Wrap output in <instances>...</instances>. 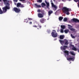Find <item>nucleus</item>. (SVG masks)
I'll list each match as a JSON object with an SVG mask.
<instances>
[{"mask_svg": "<svg viewBox=\"0 0 79 79\" xmlns=\"http://www.w3.org/2000/svg\"><path fill=\"white\" fill-rule=\"evenodd\" d=\"M6 6L2 8V10H3V13H6L7 11V10H9L10 9V3H7V4H5Z\"/></svg>", "mask_w": 79, "mask_h": 79, "instance_id": "obj_1", "label": "nucleus"}, {"mask_svg": "<svg viewBox=\"0 0 79 79\" xmlns=\"http://www.w3.org/2000/svg\"><path fill=\"white\" fill-rule=\"evenodd\" d=\"M62 10L63 11L64 13L66 14L67 15H69L70 14V13L69 12V8H67L66 7H63L62 9Z\"/></svg>", "mask_w": 79, "mask_h": 79, "instance_id": "obj_2", "label": "nucleus"}, {"mask_svg": "<svg viewBox=\"0 0 79 79\" xmlns=\"http://www.w3.org/2000/svg\"><path fill=\"white\" fill-rule=\"evenodd\" d=\"M53 31L52 32L51 34L52 35V37L55 38L57 37V35H58V34L57 33H56V31L55 30H53Z\"/></svg>", "mask_w": 79, "mask_h": 79, "instance_id": "obj_3", "label": "nucleus"}, {"mask_svg": "<svg viewBox=\"0 0 79 79\" xmlns=\"http://www.w3.org/2000/svg\"><path fill=\"white\" fill-rule=\"evenodd\" d=\"M13 10L15 13H19L20 11V9L19 8H17V7H14Z\"/></svg>", "mask_w": 79, "mask_h": 79, "instance_id": "obj_4", "label": "nucleus"}, {"mask_svg": "<svg viewBox=\"0 0 79 79\" xmlns=\"http://www.w3.org/2000/svg\"><path fill=\"white\" fill-rule=\"evenodd\" d=\"M38 16L40 18H44V15L40 13H39L38 14Z\"/></svg>", "mask_w": 79, "mask_h": 79, "instance_id": "obj_5", "label": "nucleus"}, {"mask_svg": "<svg viewBox=\"0 0 79 79\" xmlns=\"http://www.w3.org/2000/svg\"><path fill=\"white\" fill-rule=\"evenodd\" d=\"M52 7H53L54 8L53 10H54V11L56 10V9L58 8V7H57V6H56L54 4H53V3H52Z\"/></svg>", "mask_w": 79, "mask_h": 79, "instance_id": "obj_6", "label": "nucleus"}, {"mask_svg": "<svg viewBox=\"0 0 79 79\" xmlns=\"http://www.w3.org/2000/svg\"><path fill=\"white\" fill-rule=\"evenodd\" d=\"M45 2L46 4V7L47 8H48V9L49 10V9H50V8L49 7L50 6V4H49V2H47L46 0L45 1Z\"/></svg>", "mask_w": 79, "mask_h": 79, "instance_id": "obj_7", "label": "nucleus"}, {"mask_svg": "<svg viewBox=\"0 0 79 79\" xmlns=\"http://www.w3.org/2000/svg\"><path fill=\"white\" fill-rule=\"evenodd\" d=\"M46 20L44 18H42L40 19V22L41 23H44L45 22Z\"/></svg>", "mask_w": 79, "mask_h": 79, "instance_id": "obj_8", "label": "nucleus"}, {"mask_svg": "<svg viewBox=\"0 0 79 79\" xmlns=\"http://www.w3.org/2000/svg\"><path fill=\"white\" fill-rule=\"evenodd\" d=\"M66 48H68V46H61V47L60 49L62 50H65Z\"/></svg>", "mask_w": 79, "mask_h": 79, "instance_id": "obj_9", "label": "nucleus"}, {"mask_svg": "<svg viewBox=\"0 0 79 79\" xmlns=\"http://www.w3.org/2000/svg\"><path fill=\"white\" fill-rule=\"evenodd\" d=\"M73 21L75 23H79V20L77 19L73 18Z\"/></svg>", "mask_w": 79, "mask_h": 79, "instance_id": "obj_10", "label": "nucleus"}, {"mask_svg": "<svg viewBox=\"0 0 79 79\" xmlns=\"http://www.w3.org/2000/svg\"><path fill=\"white\" fill-rule=\"evenodd\" d=\"M35 8H41V6L37 5V4L35 3L34 4Z\"/></svg>", "mask_w": 79, "mask_h": 79, "instance_id": "obj_11", "label": "nucleus"}, {"mask_svg": "<svg viewBox=\"0 0 79 79\" xmlns=\"http://www.w3.org/2000/svg\"><path fill=\"white\" fill-rule=\"evenodd\" d=\"M3 1L4 2L5 5L7 4V3H10L9 2L10 1H7V0H3Z\"/></svg>", "mask_w": 79, "mask_h": 79, "instance_id": "obj_12", "label": "nucleus"}, {"mask_svg": "<svg viewBox=\"0 0 79 79\" xmlns=\"http://www.w3.org/2000/svg\"><path fill=\"white\" fill-rule=\"evenodd\" d=\"M70 46L73 47L72 48V50H74L75 51H76V50H77V49L75 48V47H74L73 45L71 44L70 45Z\"/></svg>", "mask_w": 79, "mask_h": 79, "instance_id": "obj_13", "label": "nucleus"}, {"mask_svg": "<svg viewBox=\"0 0 79 79\" xmlns=\"http://www.w3.org/2000/svg\"><path fill=\"white\" fill-rule=\"evenodd\" d=\"M67 60L69 61V60H72V61H73L74 60V58L70 57L69 58H67Z\"/></svg>", "mask_w": 79, "mask_h": 79, "instance_id": "obj_14", "label": "nucleus"}, {"mask_svg": "<svg viewBox=\"0 0 79 79\" xmlns=\"http://www.w3.org/2000/svg\"><path fill=\"white\" fill-rule=\"evenodd\" d=\"M53 13V11L52 10H49L48 11V14L49 16H50L51 14Z\"/></svg>", "mask_w": 79, "mask_h": 79, "instance_id": "obj_15", "label": "nucleus"}, {"mask_svg": "<svg viewBox=\"0 0 79 79\" xmlns=\"http://www.w3.org/2000/svg\"><path fill=\"white\" fill-rule=\"evenodd\" d=\"M41 5L42 8H44V6H46V4L44 2H43L41 4Z\"/></svg>", "mask_w": 79, "mask_h": 79, "instance_id": "obj_16", "label": "nucleus"}, {"mask_svg": "<svg viewBox=\"0 0 79 79\" xmlns=\"http://www.w3.org/2000/svg\"><path fill=\"white\" fill-rule=\"evenodd\" d=\"M64 38V35H60V39L63 40Z\"/></svg>", "mask_w": 79, "mask_h": 79, "instance_id": "obj_17", "label": "nucleus"}, {"mask_svg": "<svg viewBox=\"0 0 79 79\" xmlns=\"http://www.w3.org/2000/svg\"><path fill=\"white\" fill-rule=\"evenodd\" d=\"M64 53H65L67 55H69V51L65 50L64 52Z\"/></svg>", "mask_w": 79, "mask_h": 79, "instance_id": "obj_18", "label": "nucleus"}, {"mask_svg": "<svg viewBox=\"0 0 79 79\" xmlns=\"http://www.w3.org/2000/svg\"><path fill=\"white\" fill-rule=\"evenodd\" d=\"M70 53L71 54V55H73V56H75V54L74 53V52H71L70 51Z\"/></svg>", "mask_w": 79, "mask_h": 79, "instance_id": "obj_19", "label": "nucleus"}, {"mask_svg": "<svg viewBox=\"0 0 79 79\" xmlns=\"http://www.w3.org/2000/svg\"><path fill=\"white\" fill-rule=\"evenodd\" d=\"M60 27L62 29H65V26L64 25H61Z\"/></svg>", "mask_w": 79, "mask_h": 79, "instance_id": "obj_20", "label": "nucleus"}, {"mask_svg": "<svg viewBox=\"0 0 79 79\" xmlns=\"http://www.w3.org/2000/svg\"><path fill=\"white\" fill-rule=\"evenodd\" d=\"M28 21H29V20H28V19H27V18L24 20V22L25 23V22H26V23H29Z\"/></svg>", "mask_w": 79, "mask_h": 79, "instance_id": "obj_21", "label": "nucleus"}, {"mask_svg": "<svg viewBox=\"0 0 79 79\" xmlns=\"http://www.w3.org/2000/svg\"><path fill=\"white\" fill-rule=\"evenodd\" d=\"M63 19V17L61 16L59 18V21H62Z\"/></svg>", "mask_w": 79, "mask_h": 79, "instance_id": "obj_22", "label": "nucleus"}, {"mask_svg": "<svg viewBox=\"0 0 79 79\" xmlns=\"http://www.w3.org/2000/svg\"><path fill=\"white\" fill-rule=\"evenodd\" d=\"M59 42H60V43L62 45H63V43H64V40H59Z\"/></svg>", "mask_w": 79, "mask_h": 79, "instance_id": "obj_23", "label": "nucleus"}, {"mask_svg": "<svg viewBox=\"0 0 79 79\" xmlns=\"http://www.w3.org/2000/svg\"><path fill=\"white\" fill-rule=\"evenodd\" d=\"M63 21L64 22H66V21H68V18H64V19Z\"/></svg>", "mask_w": 79, "mask_h": 79, "instance_id": "obj_24", "label": "nucleus"}, {"mask_svg": "<svg viewBox=\"0 0 79 79\" xmlns=\"http://www.w3.org/2000/svg\"><path fill=\"white\" fill-rule=\"evenodd\" d=\"M64 32L65 33H66V34H67L69 32V30H65L64 31Z\"/></svg>", "mask_w": 79, "mask_h": 79, "instance_id": "obj_25", "label": "nucleus"}, {"mask_svg": "<svg viewBox=\"0 0 79 79\" xmlns=\"http://www.w3.org/2000/svg\"><path fill=\"white\" fill-rule=\"evenodd\" d=\"M65 45H68V40H65Z\"/></svg>", "mask_w": 79, "mask_h": 79, "instance_id": "obj_26", "label": "nucleus"}, {"mask_svg": "<svg viewBox=\"0 0 79 79\" xmlns=\"http://www.w3.org/2000/svg\"><path fill=\"white\" fill-rule=\"evenodd\" d=\"M68 26L69 27V28L70 30V29H71L72 27H73L71 26L70 25H68Z\"/></svg>", "mask_w": 79, "mask_h": 79, "instance_id": "obj_27", "label": "nucleus"}, {"mask_svg": "<svg viewBox=\"0 0 79 79\" xmlns=\"http://www.w3.org/2000/svg\"><path fill=\"white\" fill-rule=\"evenodd\" d=\"M20 7L21 8H23L24 7V6L23 4H22L21 3H20Z\"/></svg>", "mask_w": 79, "mask_h": 79, "instance_id": "obj_28", "label": "nucleus"}, {"mask_svg": "<svg viewBox=\"0 0 79 79\" xmlns=\"http://www.w3.org/2000/svg\"><path fill=\"white\" fill-rule=\"evenodd\" d=\"M17 7H20V3H17Z\"/></svg>", "mask_w": 79, "mask_h": 79, "instance_id": "obj_29", "label": "nucleus"}, {"mask_svg": "<svg viewBox=\"0 0 79 79\" xmlns=\"http://www.w3.org/2000/svg\"><path fill=\"white\" fill-rule=\"evenodd\" d=\"M70 30H71V31H73V32H75V29L74 28H72L70 29Z\"/></svg>", "mask_w": 79, "mask_h": 79, "instance_id": "obj_30", "label": "nucleus"}, {"mask_svg": "<svg viewBox=\"0 0 79 79\" xmlns=\"http://www.w3.org/2000/svg\"><path fill=\"white\" fill-rule=\"evenodd\" d=\"M37 2H38V3H42V0H38L37 1Z\"/></svg>", "mask_w": 79, "mask_h": 79, "instance_id": "obj_31", "label": "nucleus"}, {"mask_svg": "<svg viewBox=\"0 0 79 79\" xmlns=\"http://www.w3.org/2000/svg\"><path fill=\"white\" fill-rule=\"evenodd\" d=\"M41 13L43 15H44V13H45V11H44V10H41Z\"/></svg>", "mask_w": 79, "mask_h": 79, "instance_id": "obj_32", "label": "nucleus"}, {"mask_svg": "<svg viewBox=\"0 0 79 79\" xmlns=\"http://www.w3.org/2000/svg\"><path fill=\"white\" fill-rule=\"evenodd\" d=\"M3 12L1 8H0V14H3Z\"/></svg>", "mask_w": 79, "mask_h": 79, "instance_id": "obj_33", "label": "nucleus"}, {"mask_svg": "<svg viewBox=\"0 0 79 79\" xmlns=\"http://www.w3.org/2000/svg\"><path fill=\"white\" fill-rule=\"evenodd\" d=\"M71 36L72 38H73V39H75V36H73V34H71Z\"/></svg>", "mask_w": 79, "mask_h": 79, "instance_id": "obj_34", "label": "nucleus"}, {"mask_svg": "<svg viewBox=\"0 0 79 79\" xmlns=\"http://www.w3.org/2000/svg\"><path fill=\"white\" fill-rule=\"evenodd\" d=\"M20 2H22L23 3H26L25 0H20Z\"/></svg>", "mask_w": 79, "mask_h": 79, "instance_id": "obj_35", "label": "nucleus"}, {"mask_svg": "<svg viewBox=\"0 0 79 79\" xmlns=\"http://www.w3.org/2000/svg\"><path fill=\"white\" fill-rule=\"evenodd\" d=\"M60 32L61 33H63V32H64V31H63V29H61Z\"/></svg>", "mask_w": 79, "mask_h": 79, "instance_id": "obj_36", "label": "nucleus"}, {"mask_svg": "<svg viewBox=\"0 0 79 79\" xmlns=\"http://www.w3.org/2000/svg\"><path fill=\"white\" fill-rule=\"evenodd\" d=\"M37 12H38V13H40V12L41 13V10H40L39 9L37 10Z\"/></svg>", "mask_w": 79, "mask_h": 79, "instance_id": "obj_37", "label": "nucleus"}, {"mask_svg": "<svg viewBox=\"0 0 79 79\" xmlns=\"http://www.w3.org/2000/svg\"><path fill=\"white\" fill-rule=\"evenodd\" d=\"M33 27H37V26L35 25L33 26Z\"/></svg>", "mask_w": 79, "mask_h": 79, "instance_id": "obj_38", "label": "nucleus"}, {"mask_svg": "<svg viewBox=\"0 0 79 79\" xmlns=\"http://www.w3.org/2000/svg\"><path fill=\"white\" fill-rule=\"evenodd\" d=\"M39 27L40 29H41V27H42V26H40V25H39L38 26Z\"/></svg>", "mask_w": 79, "mask_h": 79, "instance_id": "obj_39", "label": "nucleus"}, {"mask_svg": "<svg viewBox=\"0 0 79 79\" xmlns=\"http://www.w3.org/2000/svg\"><path fill=\"white\" fill-rule=\"evenodd\" d=\"M28 19H29V20H32V19H31V18H28Z\"/></svg>", "mask_w": 79, "mask_h": 79, "instance_id": "obj_40", "label": "nucleus"}, {"mask_svg": "<svg viewBox=\"0 0 79 79\" xmlns=\"http://www.w3.org/2000/svg\"><path fill=\"white\" fill-rule=\"evenodd\" d=\"M14 2H18V0H13Z\"/></svg>", "mask_w": 79, "mask_h": 79, "instance_id": "obj_41", "label": "nucleus"}, {"mask_svg": "<svg viewBox=\"0 0 79 79\" xmlns=\"http://www.w3.org/2000/svg\"><path fill=\"white\" fill-rule=\"evenodd\" d=\"M29 24H32V22H30L29 23Z\"/></svg>", "mask_w": 79, "mask_h": 79, "instance_id": "obj_42", "label": "nucleus"}, {"mask_svg": "<svg viewBox=\"0 0 79 79\" xmlns=\"http://www.w3.org/2000/svg\"><path fill=\"white\" fill-rule=\"evenodd\" d=\"M75 2H77V0H74Z\"/></svg>", "mask_w": 79, "mask_h": 79, "instance_id": "obj_43", "label": "nucleus"}, {"mask_svg": "<svg viewBox=\"0 0 79 79\" xmlns=\"http://www.w3.org/2000/svg\"><path fill=\"white\" fill-rule=\"evenodd\" d=\"M78 7L79 8V4H78Z\"/></svg>", "mask_w": 79, "mask_h": 79, "instance_id": "obj_44", "label": "nucleus"}, {"mask_svg": "<svg viewBox=\"0 0 79 79\" xmlns=\"http://www.w3.org/2000/svg\"><path fill=\"white\" fill-rule=\"evenodd\" d=\"M15 5H16V3H15Z\"/></svg>", "mask_w": 79, "mask_h": 79, "instance_id": "obj_45", "label": "nucleus"}, {"mask_svg": "<svg viewBox=\"0 0 79 79\" xmlns=\"http://www.w3.org/2000/svg\"><path fill=\"white\" fill-rule=\"evenodd\" d=\"M77 1H78V3H79V0H77Z\"/></svg>", "mask_w": 79, "mask_h": 79, "instance_id": "obj_46", "label": "nucleus"}, {"mask_svg": "<svg viewBox=\"0 0 79 79\" xmlns=\"http://www.w3.org/2000/svg\"><path fill=\"white\" fill-rule=\"evenodd\" d=\"M57 32H59V30H57Z\"/></svg>", "mask_w": 79, "mask_h": 79, "instance_id": "obj_47", "label": "nucleus"}, {"mask_svg": "<svg viewBox=\"0 0 79 79\" xmlns=\"http://www.w3.org/2000/svg\"><path fill=\"white\" fill-rule=\"evenodd\" d=\"M78 52H79V49L78 50Z\"/></svg>", "mask_w": 79, "mask_h": 79, "instance_id": "obj_48", "label": "nucleus"}, {"mask_svg": "<svg viewBox=\"0 0 79 79\" xmlns=\"http://www.w3.org/2000/svg\"><path fill=\"white\" fill-rule=\"evenodd\" d=\"M38 29H39V28H37Z\"/></svg>", "mask_w": 79, "mask_h": 79, "instance_id": "obj_49", "label": "nucleus"}, {"mask_svg": "<svg viewBox=\"0 0 79 79\" xmlns=\"http://www.w3.org/2000/svg\"><path fill=\"white\" fill-rule=\"evenodd\" d=\"M71 0H69V1H71Z\"/></svg>", "mask_w": 79, "mask_h": 79, "instance_id": "obj_50", "label": "nucleus"}, {"mask_svg": "<svg viewBox=\"0 0 79 79\" xmlns=\"http://www.w3.org/2000/svg\"><path fill=\"white\" fill-rule=\"evenodd\" d=\"M51 2H52V1L51 0Z\"/></svg>", "mask_w": 79, "mask_h": 79, "instance_id": "obj_51", "label": "nucleus"}, {"mask_svg": "<svg viewBox=\"0 0 79 79\" xmlns=\"http://www.w3.org/2000/svg\"><path fill=\"white\" fill-rule=\"evenodd\" d=\"M1 0H0V2L1 1Z\"/></svg>", "mask_w": 79, "mask_h": 79, "instance_id": "obj_52", "label": "nucleus"}, {"mask_svg": "<svg viewBox=\"0 0 79 79\" xmlns=\"http://www.w3.org/2000/svg\"><path fill=\"white\" fill-rule=\"evenodd\" d=\"M19 0V1H20V0Z\"/></svg>", "mask_w": 79, "mask_h": 79, "instance_id": "obj_53", "label": "nucleus"}]
</instances>
